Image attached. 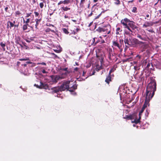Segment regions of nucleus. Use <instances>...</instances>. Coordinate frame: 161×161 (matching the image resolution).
Listing matches in <instances>:
<instances>
[{
	"label": "nucleus",
	"mask_w": 161,
	"mask_h": 161,
	"mask_svg": "<svg viewBox=\"0 0 161 161\" xmlns=\"http://www.w3.org/2000/svg\"><path fill=\"white\" fill-rule=\"evenodd\" d=\"M73 2V0H64V4L68 5L69 3H72Z\"/></svg>",
	"instance_id": "obj_17"
},
{
	"label": "nucleus",
	"mask_w": 161,
	"mask_h": 161,
	"mask_svg": "<svg viewBox=\"0 0 161 161\" xmlns=\"http://www.w3.org/2000/svg\"><path fill=\"white\" fill-rule=\"evenodd\" d=\"M126 28L127 29L130 31L131 32H132V31L130 28L129 26H128Z\"/></svg>",
	"instance_id": "obj_48"
},
{
	"label": "nucleus",
	"mask_w": 161,
	"mask_h": 161,
	"mask_svg": "<svg viewBox=\"0 0 161 161\" xmlns=\"http://www.w3.org/2000/svg\"><path fill=\"white\" fill-rule=\"evenodd\" d=\"M62 30H63L64 33L66 34H68L69 33L67 29L65 28H63L62 29Z\"/></svg>",
	"instance_id": "obj_28"
},
{
	"label": "nucleus",
	"mask_w": 161,
	"mask_h": 161,
	"mask_svg": "<svg viewBox=\"0 0 161 161\" xmlns=\"http://www.w3.org/2000/svg\"><path fill=\"white\" fill-rule=\"evenodd\" d=\"M147 30L149 32H151L152 33L154 32V31L152 29H150V30L147 29Z\"/></svg>",
	"instance_id": "obj_49"
},
{
	"label": "nucleus",
	"mask_w": 161,
	"mask_h": 161,
	"mask_svg": "<svg viewBox=\"0 0 161 161\" xmlns=\"http://www.w3.org/2000/svg\"><path fill=\"white\" fill-rule=\"evenodd\" d=\"M31 13H27L26 14V15L25 17H27V18L29 17L30 16H31Z\"/></svg>",
	"instance_id": "obj_42"
},
{
	"label": "nucleus",
	"mask_w": 161,
	"mask_h": 161,
	"mask_svg": "<svg viewBox=\"0 0 161 161\" xmlns=\"http://www.w3.org/2000/svg\"><path fill=\"white\" fill-rule=\"evenodd\" d=\"M86 74V72L84 71L83 72V73L82 74H81V75H82V76H85V75Z\"/></svg>",
	"instance_id": "obj_51"
},
{
	"label": "nucleus",
	"mask_w": 161,
	"mask_h": 161,
	"mask_svg": "<svg viewBox=\"0 0 161 161\" xmlns=\"http://www.w3.org/2000/svg\"><path fill=\"white\" fill-rule=\"evenodd\" d=\"M113 45L114 47H118L119 49H120L121 47V44H120L118 41L116 40L113 41Z\"/></svg>",
	"instance_id": "obj_12"
},
{
	"label": "nucleus",
	"mask_w": 161,
	"mask_h": 161,
	"mask_svg": "<svg viewBox=\"0 0 161 161\" xmlns=\"http://www.w3.org/2000/svg\"><path fill=\"white\" fill-rule=\"evenodd\" d=\"M20 61H25L26 60V59L25 58H20L19 59Z\"/></svg>",
	"instance_id": "obj_54"
},
{
	"label": "nucleus",
	"mask_w": 161,
	"mask_h": 161,
	"mask_svg": "<svg viewBox=\"0 0 161 161\" xmlns=\"http://www.w3.org/2000/svg\"><path fill=\"white\" fill-rule=\"evenodd\" d=\"M128 25L133 30L137 28V27L135 25V23L133 21H130Z\"/></svg>",
	"instance_id": "obj_10"
},
{
	"label": "nucleus",
	"mask_w": 161,
	"mask_h": 161,
	"mask_svg": "<svg viewBox=\"0 0 161 161\" xmlns=\"http://www.w3.org/2000/svg\"><path fill=\"white\" fill-rule=\"evenodd\" d=\"M121 24L124 26L125 28H126L128 26L126 23H125L124 22V20H121Z\"/></svg>",
	"instance_id": "obj_25"
},
{
	"label": "nucleus",
	"mask_w": 161,
	"mask_h": 161,
	"mask_svg": "<svg viewBox=\"0 0 161 161\" xmlns=\"http://www.w3.org/2000/svg\"><path fill=\"white\" fill-rule=\"evenodd\" d=\"M34 13L35 14L36 17H39L38 16L39 15V13L38 12H34Z\"/></svg>",
	"instance_id": "obj_36"
},
{
	"label": "nucleus",
	"mask_w": 161,
	"mask_h": 161,
	"mask_svg": "<svg viewBox=\"0 0 161 161\" xmlns=\"http://www.w3.org/2000/svg\"><path fill=\"white\" fill-rule=\"evenodd\" d=\"M28 65V66L30 67H34L36 66V64L34 63L31 62L30 61H27L24 63V64H22V66L25 68V67H27V65Z\"/></svg>",
	"instance_id": "obj_7"
},
{
	"label": "nucleus",
	"mask_w": 161,
	"mask_h": 161,
	"mask_svg": "<svg viewBox=\"0 0 161 161\" xmlns=\"http://www.w3.org/2000/svg\"><path fill=\"white\" fill-rule=\"evenodd\" d=\"M140 42L138 39L134 38L131 40V45L134 46L136 45H139Z\"/></svg>",
	"instance_id": "obj_8"
},
{
	"label": "nucleus",
	"mask_w": 161,
	"mask_h": 161,
	"mask_svg": "<svg viewBox=\"0 0 161 161\" xmlns=\"http://www.w3.org/2000/svg\"><path fill=\"white\" fill-rule=\"evenodd\" d=\"M0 45L1 47L3 48L4 49V50H5V43H3L2 42H1L0 43Z\"/></svg>",
	"instance_id": "obj_29"
},
{
	"label": "nucleus",
	"mask_w": 161,
	"mask_h": 161,
	"mask_svg": "<svg viewBox=\"0 0 161 161\" xmlns=\"http://www.w3.org/2000/svg\"><path fill=\"white\" fill-rule=\"evenodd\" d=\"M92 72L93 73H92V74L91 75H92L94 74L95 72L94 70L92 71Z\"/></svg>",
	"instance_id": "obj_60"
},
{
	"label": "nucleus",
	"mask_w": 161,
	"mask_h": 161,
	"mask_svg": "<svg viewBox=\"0 0 161 161\" xmlns=\"http://www.w3.org/2000/svg\"><path fill=\"white\" fill-rule=\"evenodd\" d=\"M106 11V10L103 11L101 12V14H102L103 13H104Z\"/></svg>",
	"instance_id": "obj_61"
},
{
	"label": "nucleus",
	"mask_w": 161,
	"mask_h": 161,
	"mask_svg": "<svg viewBox=\"0 0 161 161\" xmlns=\"http://www.w3.org/2000/svg\"><path fill=\"white\" fill-rule=\"evenodd\" d=\"M120 44H121V47L122 46V44L123 42V40L120 39L119 42H118Z\"/></svg>",
	"instance_id": "obj_34"
},
{
	"label": "nucleus",
	"mask_w": 161,
	"mask_h": 161,
	"mask_svg": "<svg viewBox=\"0 0 161 161\" xmlns=\"http://www.w3.org/2000/svg\"><path fill=\"white\" fill-rule=\"evenodd\" d=\"M42 20V19L41 18H40V16L38 17V18H36L35 19V21L36 22V24L35 26V28L37 29L38 28H37V26L38 25L39 23Z\"/></svg>",
	"instance_id": "obj_11"
},
{
	"label": "nucleus",
	"mask_w": 161,
	"mask_h": 161,
	"mask_svg": "<svg viewBox=\"0 0 161 161\" xmlns=\"http://www.w3.org/2000/svg\"><path fill=\"white\" fill-rule=\"evenodd\" d=\"M125 34H126V35H130V32L129 31H126V30H125Z\"/></svg>",
	"instance_id": "obj_39"
},
{
	"label": "nucleus",
	"mask_w": 161,
	"mask_h": 161,
	"mask_svg": "<svg viewBox=\"0 0 161 161\" xmlns=\"http://www.w3.org/2000/svg\"><path fill=\"white\" fill-rule=\"evenodd\" d=\"M8 6H7L5 8V11L8 12Z\"/></svg>",
	"instance_id": "obj_50"
},
{
	"label": "nucleus",
	"mask_w": 161,
	"mask_h": 161,
	"mask_svg": "<svg viewBox=\"0 0 161 161\" xmlns=\"http://www.w3.org/2000/svg\"><path fill=\"white\" fill-rule=\"evenodd\" d=\"M122 20H124V22L126 23L130 22V21L127 18H125L124 19H122Z\"/></svg>",
	"instance_id": "obj_32"
},
{
	"label": "nucleus",
	"mask_w": 161,
	"mask_h": 161,
	"mask_svg": "<svg viewBox=\"0 0 161 161\" xmlns=\"http://www.w3.org/2000/svg\"><path fill=\"white\" fill-rule=\"evenodd\" d=\"M72 21L75 22H76V20L74 19H72Z\"/></svg>",
	"instance_id": "obj_63"
},
{
	"label": "nucleus",
	"mask_w": 161,
	"mask_h": 161,
	"mask_svg": "<svg viewBox=\"0 0 161 161\" xmlns=\"http://www.w3.org/2000/svg\"><path fill=\"white\" fill-rule=\"evenodd\" d=\"M92 22L90 23V24L89 25V26H90L92 24Z\"/></svg>",
	"instance_id": "obj_64"
},
{
	"label": "nucleus",
	"mask_w": 161,
	"mask_h": 161,
	"mask_svg": "<svg viewBox=\"0 0 161 161\" xmlns=\"http://www.w3.org/2000/svg\"><path fill=\"white\" fill-rule=\"evenodd\" d=\"M78 69V68L77 67L75 68L74 69L75 71H77Z\"/></svg>",
	"instance_id": "obj_56"
},
{
	"label": "nucleus",
	"mask_w": 161,
	"mask_h": 161,
	"mask_svg": "<svg viewBox=\"0 0 161 161\" xmlns=\"http://www.w3.org/2000/svg\"><path fill=\"white\" fill-rule=\"evenodd\" d=\"M40 7L41 8H42L43 7V3H41L39 4Z\"/></svg>",
	"instance_id": "obj_40"
},
{
	"label": "nucleus",
	"mask_w": 161,
	"mask_h": 161,
	"mask_svg": "<svg viewBox=\"0 0 161 161\" xmlns=\"http://www.w3.org/2000/svg\"><path fill=\"white\" fill-rule=\"evenodd\" d=\"M30 22V19H27L25 21V24H28V23Z\"/></svg>",
	"instance_id": "obj_47"
},
{
	"label": "nucleus",
	"mask_w": 161,
	"mask_h": 161,
	"mask_svg": "<svg viewBox=\"0 0 161 161\" xmlns=\"http://www.w3.org/2000/svg\"><path fill=\"white\" fill-rule=\"evenodd\" d=\"M153 67V64H152L151 63L150 61H148V62L147 64L146 65V66L145 67V69H152Z\"/></svg>",
	"instance_id": "obj_13"
},
{
	"label": "nucleus",
	"mask_w": 161,
	"mask_h": 161,
	"mask_svg": "<svg viewBox=\"0 0 161 161\" xmlns=\"http://www.w3.org/2000/svg\"><path fill=\"white\" fill-rule=\"evenodd\" d=\"M114 76L113 74H108V75L107 76L106 78L105 79V81L107 83L109 84L110 81H112V77Z\"/></svg>",
	"instance_id": "obj_9"
},
{
	"label": "nucleus",
	"mask_w": 161,
	"mask_h": 161,
	"mask_svg": "<svg viewBox=\"0 0 161 161\" xmlns=\"http://www.w3.org/2000/svg\"><path fill=\"white\" fill-rule=\"evenodd\" d=\"M139 45L142 52L145 51L147 47V45L145 42H140Z\"/></svg>",
	"instance_id": "obj_6"
},
{
	"label": "nucleus",
	"mask_w": 161,
	"mask_h": 161,
	"mask_svg": "<svg viewBox=\"0 0 161 161\" xmlns=\"http://www.w3.org/2000/svg\"><path fill=\"white\" fill-rule=\"evenodd\" d=\"M23 74H24L25 75H28L29 73L27 71L25 70L24 71L23 70H22V71L21 72Z\"/></svg>",
	"instance_id": "obj_27"
},
{
	"label": "nucleus",
	"mask_w": 161,
	"mask_h": 161,
	"mask_svg": "<svg viewBox=\"0 0 161 161\" xmlns=\"http://www.w3.org/2000/svg\"><path fill=\"white\" fill-rule=\"evenodd\" d=\"M62 9L64 11H66L69 10H70V8H68L67 7H63L62 8Z\"/></svg>",
	"instance_id": "obj_22"
},
{
	"label": "nucleus",
	"mask_w": 161,
	"mask_h": 161,
	"mask_svg": "<svg viewBox=\"0 0 161 161\" xmlns=\"http://www.w3.org/2000/svg\"><path fill=\"white\" fill-rule=\"evenodd\" d=\"M116 34L117 35L119 34V31H116Z\"/></svg>",
	"instance_id": "obj_62"
},
{
	"label": "nucleus",
	"mask_w": 161,
	"mask_h": 161,
	"mask_svg": "<svg viewBox=\"0 0 161 161\" xmlns=\"http://www.w3.org/2000/svg\"><path fill=\"white\" fill-rule=\"evenodd\" d=\"M45 82H46V81ZM70 83V81H67L64 82L59 87L51 88L48 86L47 83L45 82L43 83L41 81L40 86L41 88L45 89L46 90L48 89L49 90L51 89L52 92L55 93H57L59 91H62L65 90V89H67L71 92V93L72 95H75L76 94V93L74 92V91L77 89V85L76 84L72 85L69 84Z\"/></svg>",
	"instance_id": "obj_1"
},
{
	"label": "nucleus",
	"mask_w": 161,
	"mask_h": 161,
	"mask_svg": "<svg viewBox=\"0 0 161 161\" xmlns=\"http://www.w3.org/2000/svg\"><path fill=\"white\" fill-rule=\"evenodd\" d=\"M136 8L135 7H133L132 8V12H133L135 13V12H136Z\"/></svg>",
	"instance_id": "obj_35"
},
{
	"label": "nucleus",
	"mask_w": 161,
	"mask_h": 161,
	"mask_svg": "<svg viewBox=\"0 0 161 161\" xmlns=\"http://www.w3.org/2000/svg\"><path fill=\"white\" fill-rule=\"evenodd\" d=\"M143 111V110H142V111L139 113V119L140 117H141V116H140V115L141 114V113Z\"/></svg>",
	"instance_id": "obj_59"
},
{
	"label": "nucleus",
	"mask_w": 161,
	"mask_h": 161,
	"mask_svg": "<svg viewBox=\"0 0 161 161\" xmlns=\"http://www.w3.org/2000/svg\"><path fill=\"white\" fill-rule=\"evenodd\" d=\"M156 89V82L154 79L152 78L151 79V81L147 87L144 107L149 105V102L153 97Z\"/></svg>",
	"instance_id": "obj_2"
},
{
	"label": "nucleus",
	"mask_w": 161,
	"mask_h": 161,
	"mask_svg": "<svg viewBox=\"0 0 161 161\" xmlns=\"http://www.w3.org/2000/svg\"><path fill=\"white\" fill-rule=\"evenodd\" d=\"M106 29H105L103 28H100L99 27L97 30L99 31V32H101V31H106Z\"/></svg>",
	"instance_id": "obj_24"
},
{
	"label": "nucleus",
	"mask_w": 161,
	"mask_h": 161,
	"mask_svg": "<svg viewBox=\"0 0 161 161\" xmlns=\"http://www.w3.org/2000/svg\"><path fill=\"white\" fill-rule=\"evenodd\" d=\"M15 39V43L17 44H20V38L19 36H18L16 37Z\"/></svg>",
	"instance_id": "obj_18"
},
{
	"label": "nucleus",
	"mask_w": 161,
	"mask_h": 161,
	"mask_svg": "<svg viewBox=\"0 0 161 161\" xmlns=\"http://www.w3.org/2000/svg\"><path fill=\"white\" fill-rule=\"evenodd\" d=\"M38 64H41L42 65H45V66L46 65V64L45 63L43 62H42V63H39Z\"/></svg>",
	"instance_id": "obj_38"
},
{
	"label": "nucleus",
	"mask_w": 161,
	"mask_h": 161,
	"mask_svg": "<svg viewBox=\"0 0 161 161\" xmlns=\"http://www.w3.org/2000/svg\"><path fill=\"white\" fill-rule=\"evenodd\" d=\"M96 38H93L92 40H90L91 42H92V45H93V46H95L96 44L97 43V42H95V40Z\"/></svg>",
	"instance_id": "obj_19"
},
{
	"label": "nucleus",
	"mask_w": 161,
	"mask_h": 161,
	"mask_svg": "<svg viewBox=\"0 0 161 161\" xmlns=\"http://www.w3.org/2000/svg\"><path fill=\"white\" fill-rule=\"evenodd\" d=\"M68 68L61 69V70L63 72L60 75H56L52 78V80L53 82H57L58 80H60L62 79L65 78L69 75L70 71L68 70Z\"/></svg>",
	"instance_id": "obj_3"
},
{
	"label": "nucleus",
	"mask_w": 161,
	"mask_h": 161,
	"mask_svg": "<svg viewBox=\"0 0 161 161\" xmlns=\"http://www.w3.org/2000/svg\"><path fill=\"white\" fill-rule=\"evenodd\" d=\"M85 0H81L80 2V5L83 4L85 2Z\"/></svg>",
	"instance_id": "obj_43"
},
{
	"label": "nucleus",
	"mask_w": 161,
	"mask_h": 161,
	"mask_svg": "<svg viewBox=\"0 0 161 161\" xmlns=\"http://www.w3.org/2000/svg\"><path fill=\"white\" fill-rule=\"evenodd\" d=\"M148 62V61L147 59L143 60L142 62V66H144L145 67Z\"/></svg>",
	"instance_id": "obj_21"
},
{
	"label": "nucleus",
	"mask_w": 161,
	"mask_h": 161,
	"mask_svg": "<svg viewBox=\"0 0 161 161\" xmlns=\"http://www.w3.org/2000/svg\"><path fill=\"white\" fill-rule=\"evenodd\" d=\"M152 24L151 23L149 22L148 21H146L144 24L143 25V28H146L147 27L150 26L152 25Z\"/></svg>",
	"instance_id": "obj_14"
},
{
	"label": "nucleus",
	"mask_w": 161,
	"mask_h": 161,
	"mask_svg": "<svg viewBox=\"0 0 161 161\" xmlns=\"http://www.w3.org/2000/svg\"><path fill=\"white\" fill-rule=\"evenodd\" d=\"M47 73H48V72L46 71L44 69H41L39 71V77L41 80H42V81H43V80L44 81L47 79V75H43L42 74V73L45 74Z\"/></svg>",
	"instance_id": "obj_5"
},
{
	"label": "nucleus",
	"mask_w": 161,
	"mask_h": 161,
	"mask_svg": "<svg viewBox=\"0 0 161 161\" xmlns=\"http://www.w3.org/2000/svg\"><path fill=\"white\" fill-rule=\"evenodd\" d=\"M159 64H160V63L159 62H158L156 66L157 67H158L159 68H160L161 67V66L159 65Z\"/></svg>",
	"instance_id": "obj_46"
},
{
	"label": "nucleus",
	"mask_w": 161,
	"mask_h": 161,
	"mask_svg": "<svg viewBox=\"0 0 161 161\" xmlns=\"http://www.w3.org/2000/svg\"><path fill=\"white\" fill-rule=\"evenodd\" d=\"M32 40H33V39L31 38L25 40L27 42H30L31 41H32Z\"/></svg>",
	"instance_id": "obj_37"
},
{
	"label": "nucleus",
	"mask_w": 161,
	"mask_h": 161,
	"mask_svg": "<svg viewBox=\"0 0 161 161\" xmlns=\"http://www.w3.org/2000/svg\"><path fill=\"white\" fill-rule=\"evenodd\" d=\"M143 73L142 72L139 75H137L136 76V77L137 78L138 77H139V79L138 80L139 81H142V80H144L143 76L142 75Z\"/></svg>",
	"instance_id": "obj_15"
},
{
	"label": "nucleus",
	"mask_w": 161,
	"mask_h": 161,
	"mask_svg": "<svg viewBox=\"0 0 161 161\" xmlns=\"http://www.w3.org/2000/svg\"><path fill=\"white\" fill-rule=\"evenodd\" d=\"M88 77V76L86 77L85 78H81V80H85V79H86Z\"/></svg>",
	"instance_id": "obj_55"
},
{
	"label": "nucleus",
	"mask_w": 161,
	"mask_h": 161,
	"mask_svg": "<svg viewBox=\"0 0 161 161\" xmlns=\"http://www.w3.org/2000/svg\"><path fill=\"white\" fill-rule=\"evenodd\" d=\"M149 104L148 105H147L146 107H144V104L143 105L142 108V110H144L145 109V108L147 107V106H149Z\"/></svg>",
	"instance_id": "obj_52"
},
{
	"label": "nucleus",
	"mask_w": 161,
	"mask_h": 161,
	"mask_svg": "<svg viewBox=\"0 0 161 161\" xmlns=\"http://www.w3.org/2000/svg\"><path fill=\"white\" fill-rule=\"evenodd\" d=\"M9 23V24L10 25L9 27L10 28V29H11L12 28V27H13V26H15V27L16 26V25H14V23H13L12 22H11V21H8V25H7V27L8 28V27Z\"/></svg>",
	"instance_id": "obj_16"
},
{
	"label": "nucleus",
	"mask_w": 161,
	"mask_h": 161,
	"mask_svg": "<svg viewBox=\"0 0 161 161\" xmlns=\"http://www.w3.org/2000/svg\"><path fill=\"white\" fill-rule=\"evenodd\" d=\"M120 28L119 27H118L116 29V31H120Z\"/></svg>",
	"instance_id": "obj_58"
},
{
	"label": "nucleus",
	"mask_w": 161,
	"mask_h": 161,
	"mask_svg": "<svg viewBox=\"0 0 161 161\" xmlns=\"http://www.w3.org/2000/svg\"><path fill=\"white\" fill-rule=\"evenodd\" d=\"M92 12L93 11H92L90 14H88V17H90L92 15V14H93Z\"/></svg>",
	"instance_id": "obj_53"
},
{
	"label": "nucleus",
	"mask_w": 161,
	"mask_h": 161,
	"mask_svg": "<svg viewBox=\"0 0 161 161\" xmlns=\"http://www.w3.org/2000/svg\"><path fill=\"white\" fill-rule=\"evenodd\" d=\"M30 26L28 25V24H26L24 25H23V29L24 31H25L27 29V26Z\"/></svg>",
	"instance_id": "obj_23"
},
{
	"label": "nucleus",
	"mask_w": 161,
	"mask_h": 161,
	"mask_svg": "<svg viewBox=\"0 0 161 161\" xmlns=\"http://www.w3.org/2000/svg\"><path fill=\"white\" fill-rule=\"evenodd\" d=\"M61 4H64V0L60 1L58 4V5H60Z\"/></svg>",
	"instance_id": "obj_41"
},
{
	"label": "nucleus",
	"mask_w": 161,
	"mask_h": 161,
	"mask_svg": "<svg viewBox=\"0 0 161 161\" xmlns=\"http://www.w3.org/2000/svg\"><path fill=\"white\" fill-rule=\"evenodd\" d=\"M123 118L125 119L131 120L132 123H135V124H137L140 122L141 117H140L139 119H137V117L136 114H132L130 115H126Z\"/></svg>",
	"instance_id": "obj_4"
},
{
	"label": "nucleus",
	"mask_w": 161,
	"mask_h": 161,
	"mask_svg": "<svg viewBox=\"0 0 161 161\" xmlns=\"http://www.w3.org/2000/svg\"><path fill=\"white\" fill-rule=\"evenodd\" d=\"M106 27L108 28H109L110 29V28H111V26L110 25H107Z\"/></svg>",
	"instance_id": "obj_57"
},
{
	"label": "nucleus",
	"mask_w": 161,
	"mask_h": 161,
	"mask_svg": "<svg viewBox=\"0 0 161 161\" xmlns=\"http://www.w3.org/2000/svg\"><path fill=\"white\" fill-rule=\"evenodd\" d=\"M137 37L139 38L140 39H141L142 40H145V38H143L139 34H138L137 35Z\"/></svg>",
	"instance_id": "obj_33"
},
{
	"label": "nucleus",
	"mask_w": 161,
	"mask_h": 161,
	"mask_svg": "<svg viewBox=\"0 0 161 161\" xmlns=\"http://www.w3.org/2000/svg\"><path fill=\"white\" fill-rule=\"evenodd\" d=\"M116 70V68H113L111 69L109 71V74H112V73L114 72Z\"/></svg>",
	"instance_id": "obj_30"
},
{
	"label": "nucleus",
	"mask_w": 161,
	"mask_h": 161,
	"mask_svg": "<svg viewBox=\"0 0 161 161\" xmlns=\"http://www.w3.org/2000/svg\"><path fill=\"white\" fill-rule=\"evenodd\" d=\"M115 2L114 4L117 5H119L120 4V2L119 0H115Z\"/></svg>",
	"instance_id": "obj_31"
},
{
	"label": "nucleus",
	"mask_w": 161,
	"mask_h": 161,
	"mask_svg": "<svg viewBox=\"0 0 161 161\" xmlns=\"http://www.w3.org/2000/svg\"><path fill=\"white\" fill-rule=\"evenodd\" d=\"M80 30V29L79 28H76V30L75 29L74 30L72 31H71V33H72V34H75L77 32H78V31Z\"/></svg>",
	"instance_id": "obj_26"
},
{
	"label": "nucleus",
	"mask_w": 161,
	"mask_h": 161,
	"mask_svg": "<svg viewBox=\"0 0 161 161\" xmlns=\"http://www.w3.org/2000/svg\"><path fill=\"white\" fill-rule=\"evenodd\" d=\"M101 15V13H100V14H99L97 16H96L95 18V19H97L99 18V17H100V16Z\"/></svg>",
	"instance_id": "obj_45"
},
{
	"label": "nucleus",
	"mask_w": 161,
	"mask_h": 161,
	"mask_svg": "<svg viewBox=\"0 0 161 161\" xmlns=\"http://www.w3.org/2000/svg\"><path fill=\"white\" fill-rule=\"evenodd\" d=\"M124 42H125V44L126 45L127 44L128 45H131V44H130L129 43V40L127 38L125 39L124 40Z\"/></svg>",
	"instance_id": "obj_20"
},
{
	"label": "nucleus",
	"mask_w": 161,
	"mask_h": 161,
	"mask_svg": "<svg viewBox=\"0 0 161 161\" xmlns=\"http://www.w3.org/2000/svg\"><path fill=\"white\" fill-rule=\"evenodd\" d=\"M15 14L16 15H19L21 14V13L19 11H17L15 12Z\"/></svg>",
	"instance_id": "obj_44"
}]
</instances>
